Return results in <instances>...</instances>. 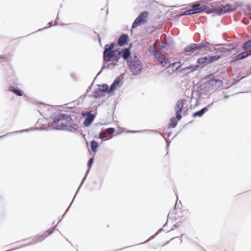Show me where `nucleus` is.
Listing matches in <instances>:
<instances>
[{"mask_svg": "<svg viewBox=\"0 0 251 251\" xmlns=\"http://www.w3.org/2000/svg\"><path fill=\"white\" fill-rule=\"evenodd\" d=\"M206 45L204 44H191L185 48L184 51L186 52L190 53L189 54L191 55V56H193L197 54L198 53V51L195 52L197 50H199L201 48L206 47Z\"/></svg>", "mask_w": 251, "mask_h": 251, "instance_id": "5", "label": "nucleus"}, {"mask_svg": "<svg viewBox=\"0 0 251 251\" xmlns=\"http://www.w3.org/2000/svg\"><path fill=\"white\" fill-rule=\"evenodd\" d=\"M211 77L210 76L209 77V78H213V76L212 75H210Z\"/></svg>", "mask_w": 251, "mask_h": 251, "instance_id": "39", "label": "nucleus"}, {"mask_svg": "<svg viewBox=\"0 0 251 251\" xmlns=\"http://www.w3.org/2000/svg\"><path fill=\"white\" fill-rule=\"evenodd\" d=\"M71 206V204H70V205L69 206V207H70Z\"/></svg>", "mask_w": 251, "mask_h": 251, "instance_id": "40", "label": "nucleus"}, {"mask_svg": "<svg viewBox=\"0 0 251 251\" xmlns=\"http://www.w3.org/2000/svg\"><path fill=\"white\" fill-rule=\"evenodd\" d=\"M150 51H152L153 54L156 58L158 62V64L161 65L163 67H167L170 65V62L169 59L165 57L164 55L160 54L159 53L156 52L154 50V47H151L150 48Z\"/></svg>", "mask_w": 251, "mask_h": 251, "instance_id": "2", "label": "nucleus"}, {"mask_svg": "<svg viewBox=\"0 0 251 251\" xmlns=\"http://www.w3.org/2000/svg\"><path fill=\"white\" fill-rule=\"evenodd\" d=\"M121 51H109L108 50H105L103 52V58L104 61L109 62L111 61H116L120 56V55Z\"/></svg>", "mask_w": 251, "mask_h": 251, "instance_id": "3", "label": "nucleus"}, {"mask_svg": "<svg viewBox=\"0 0 251 251\" xmlns=\"http://www.w3.org/2000/svg\"><path fill=\"white\" fill-rule=\"evenodd\" d=\"M103 92L100 89V88H98L95 89L94 92V96L96 98H100L103 96Z\"/></svg>", "mask_w": 251, "mask_h": 251, "instance_id": "19", "label": "nucleus"}, {"mask_svg": "<svg viewBox=\"0 0 251 251\" xmlns=\"http://www.w3.org/2000/svg\"><path fill=\"white\" fill-rule=\"evenodd\" d=\"M71 117L66 114H60L54 117L51 124V128L53 129L66 130L71 132L76 131L78 126L72 125Z\"/></svg>", "mask_w": 251, "mask_h": 251, "instance_id": "1", "label": "nucleus"}, {"mask_svg": "<svg viewBox=\"0 0 251 251\" xmlns=\"http://www.w3.org/2000/svg\"><path fill=\"white\" fill-rule=\"evenodd\" d=\"M237 6L236 5H231L227 4L225 5H221L216 8V11L219 12V13H225L230 12L236 10Z\"/></svg>", "mask_w": 251, "mask_h": 251, "instance_id": "6", "label": "nucleus"}, {"mask_svg": "<svg viewBox=\"0 0 251 251\" xmlns=\"http://www.w3.org/2000/svg\"><path fill=\"white\" fill-rule=\"evenodd\" d=\"M129 68L134 74H137L142 69L141 62L138 61L130 62Z\"/></svg>", "mask_w": 251, "mask_h": 251, "instance_id": "7", "label": "nucleus"}, {"mask_svg": "<svg viewBox=\"0 0 251 251\" xmlns=\"http://www.w3.org/2000/svg\"><path fill=\"white\" fill-rule=\"evenodd\" d=\"M183 15H191V14H190V13L189 12V10H186L185 11H184Z\"/></svg>", "mask_w": 251, "mask_h": 251, "instance_id": "36", "label": "nucleus"}, {"mask_svg": "<svg viewBox=\"0 0 251 251\" xmlns=\"http://www.w3.org/2000/svg\"><path fill=\"white\" fill-rule=\"evenodd\" d=\"M210 89H216L223 86L221 79H209L208 84Z\"/></svg>", "mask_w": 251, "mask_h": 251, "instance_id": "8", "label": "nucleus"}, {"mask_svg": "<svg viewBox=\"0 0 251 251\" xmlns=\"http://www.w3.org/2000/svg\"><path fill=\"white\" fill-rule=\"evenodd\" d=\"M197 62L200 64L206 65L210 63L209 56H204L201 58H200L198 60Z\"/></svg>", "mask_w": 251, "mask_h": 251, "instance_id": "12", "label": "nucleus"}, {"mask_svg": "<svg viewBox=\"0 0 251 251\" xmlns=\"http://www.w3.org/2000/svg\"><path fill=\"white\" fill-rule=\"evenodd\" d=\"M90 113L91 112L89 111L88 112L89 116L86 118H85L83 122V124L85 126H89L94 120L95 117V115L93 114H90Z\"/></svg>", "mask_w": 251, "mask_h": 251, "instance_id": "10", "label": "nucleus"}, {"mask_svg": "<svg viewBox=\"0 0 251 251\" xmlns=\"http://www.w3.org/2000/svg\"><path fill=\"white\" fill-rule=\"evenodd\" d=\"M115 131V129L113 127H110V128H108L107 129H106V133H108L109 134H112Z\"/></svg>", "mask_w": 251, "mask_h": 251, "instance_id": "29", "label": "nucleus"}, {"mask_svg": "<svg viewBox=\"0 0 251 251\" xmlns=\"http://www.w3.org/2000/svg\"><path fill=\"white\" fill-rule=\"evenodd\" d=\"M85 177H84V178L83 179V180H82V181L81 182V184L80 185V186H79V188H78V190H77V191L76 193L78 192V190H79V189L80 187L81 186V185L82 183H83V182L84 181V179H85Z\"/></svg>", "mask_w": 251, "mask_h": 251, "instance_id": "37", "label": "nucleus"}, {"mask_svg": "<svg viewBox=\"0 0 251 251\" xmlns=\"http://www.w3.org/2000/svg\"><path fill=\"white\" fill-rule=\"evenodd\" d=\"M98 147V143L97 141L93 140L91 142V149L92 151L96 152Z\"/></svg>", "mask_w": 251, "mask_h": 251, "instance_id": "21", "label": "nucleus"}, {"mask_svg": "<svg viewBox=\"0 0 251 251\" xmlns=\"http://www.w3.org/2000/svg\"><path fill=\"white\" fill-rule=\"evenodd\" d=\"M177 123L176 121V118H172L171 120V123L170 124L169 126L170 127L174 128L176 126Z\"/></svg>", "mask_w": 251, "mask_h": 251, "instance_id": "25", "label": "nucleus"}, {"mask_svg": "<svg viewBox=\"0 0 251 251\" xmlns=\"http://www.w3.org/2000/svg\"><path fill=\"white\" fill-rule=\"evenodd\" d=\"M148 13L147 12H143L134 21L132 27L136 28L139 25H144L147 21Z\"/></svg>", "mask_w": 251, "mask_h": 251, "instance_id": "4", "label": "nucleus"}, {"mask_svg": "<svg viewBox=\"0 0 251 251\" xmlns=\"http://www.w3.org/2000/svg\"><path fill=\"white\" fill-rule=\"evenodd\" d=\"M199 6L200 4L198 3L193 5L192 6V8L189 10L190 14L192 15L194 14L202 12L206 9L205 6H203L201 7Z\"/></svg>", "mask_w": 251, "mask_h": 251, "instance_id": "9", "label": "nucleus"}, {"mask_svg": "<svg viewBox=\"0 0 251 251\" xmlns=\"http://www.w3.org/2000/svg\"><path fill=\"white\" fill-rule=\"evenodd\" d=\"M207 110H208L207 108L205 107L202 108L201 110L193 113V117H201L205 113V112L207 111Z\"/></svg>", "mask_w": 251, "mask_h": 251, "instance_id": "14", "label": "nucleus"}, {"mask_svg": "<svg viewBox=\"0 0 251 251\" xmlns=\"http://www.w3.org/2000/svg\"><path fill=\"white\" fill-rule=\"evenodd\" d=\"M250 55H251V49L239 53L236 56V57L238 59H242Z\"/></svg>", "mask_w": 251, "mask_h": 251, "instance_id": "13", "label": "nucleus"}, {"mask_svg": "<svg viewBox=\"0 0 251 251\" xmlns=\"http://www.w3.org/2000/svg\"><path fill=\"white\" fill-rule=\"evenodd\" d=\"M181 65H182V63L180 61L175 62L171 65L170 64L169 67H167V69L168 70H169L170 69H172V71H174V69L175 70H177L178 68H179L180 67Z\"/></svg>", "mask_w": 251, "mask_h": 251, "instance_id": "15", "label": "nucleus"}, {"mask_svg": "<svg viewBox=\"0 0 251 251\" xmlns=\"http://www.w3.org/2000/svg\"><path fill=\"white\" fill-rule=\"evenodd\" d=\"M176 117L178 121H179L181 119V115L180 114V112L176 111Z\"/></svg>", "mask_w": 251, "mask_h": 251, "instance_id": "33", "label": "nucleus"}, {"mask_svg": "<svg viewBox=\"0 0 251 251\" xmlns=\"http://www.w3.org/2000/svg\"><path fill=\"white\" fill-rule=\"evenodd\" d=\"M71 206V204H70V205L69 206V207H70Z\"/></svg>", "mask_w": 251, "mask_h": 251, "instance_id": "41", "label": "nucleus"}, {"mask_svg": "<svg viewBox=\"0 0 251 251\" xmlns=\"http://www.w3.org/2000/svg\"><path fill=\"white\" fill-rule=\"evenodd\" d=\"M127 40V36L126 34H124L122 35L119 40H118V44L120 46H123Z\"/></svg>", "mask_w": 251, "mask_h": 251, "instance_id": "16", "label": "nucleus"}, {"mask_svg": "<svg viewBox=\"0 0 251 251\" xmlns=\"http://www.w3.org/2000/svg\"><path fill=\"white\" fill-rule=\"evenodd\" d=\"M9 90L13 92L14 94H15L16 95L18 96H22L23 94V92L22 91L16 89V88L11 86L10 87Z\"/></svg>", "mask_w": 251, "mask_h": 251, "instance_id": "20", "label": "nucleus"}, {"mask_svg": "<svg viewBox=\"0 0 251 251\" xmlns=\"http://www.w3.org/2000/svg\"><path fill=\"white\" fill-rule=\"evenodd\" d=\"M93 161H94V160H93V158H90L88 162V164H87V165L88 166L89 168H90L92 164H93Z\"/></svg>", "mask_w": 251, "mask_h": 251, "instance_id": "34", "label": "nucleus"}, {"mask_svg": "<svg viewBox=\"0 0 251 251\" xmlns=\"http://www.w3.org/2000/svg\"><path fill=\"white\" fill-rule=\"evenodd\" d=\"M100 89L103 93L107 91L108 90V86L107 84H102V85H98Z\"/></svg>", "mask_w": 251, "mask_h": 251, "instance_id": "23", "label": "nucleus"}, {"mask_svg": "<svg viewBox=\"0 0 251 251\" xmlns=\"http://www.w3.org/2000/svg\"><path fill=\"white\" fill-rule=\"evenodd\" d=\"M145 130H128L127 131L128 133H142L144 132Z\"/></svg>", "mask_w": 251, "mask_h": 251, "instance_id": "32", "label": "nucleus"}, {"mask_svg": "<svg viewBox=\"0 0 251 251\" xmlns=\"http://www.w3.org/2000/svg\"><path fill=\"white\" fill-rule=\"evenodd\" d=\"M183 107V103L182 100H179L176 103V111L181 112Z\"/></svg>", "mask_w": 251, "mask_h": 251, "instance_id": "22", "label": "nucleus"}, {"mask_svg": "<svg viewBox=\"0 0 251 251\" xmlns=\"http://www.w3.org/2000/svg\"><path fill=\"white\" fill-rule=\"evenodd\" d=\"M197 68V66H194V67L190 66H189L188 67H186V68L183 69V70H190L191 71H192L193 70H196Z\"/></svg>", "mask_w": 251, "mask_h": 251, "instance_id": "30", "label": "nucleus"}, {"mask_svg": "<svg viewBox=\"0 0 251 251\" xmlns=\"http://www.w3.org/2000/svg\"><path fill=\"white\" fill-rule=\"evenodd\" d=\"M120 83V79H115L109 90V93L110 94L116 90L119 86Z\"/></svg>", "mask_w": 251, "mask_h": 251, "instance_id": "11", "label": "nucleus"}, {"mask_svg": "<svg viewBox=\"0 0 251 251\" xmlns=\"http://www.w3.org/2000/svg\"><path fill=\"white\" fill-rule=\"evenodd\" d=\"M114 46V43L111 44L110 45H106L105 47V50H108L109 51H115L113 50Z\"/></svg>", "mask_w": 251, "mask_h": 251, "instance_id": "28", "label": "nucleus"}, {"mask_svg": "<svg viewBox=\"0 0 251 251\" xmlns=\"http://www.w3.org/2000/svg\"><path fill=\"white\" fill-rule=\"evenodd\" d=\"M220 56H209L210 63H213L219 59Z\"/></svg>", "mask_w": 251, "mask_h": 251, "instance_id": "24", "label": "nucleus"}, {"mask_svg": "<svg viewBox=\"0 0 251 251\" xmlns=\"http://www.w3.org/2000/svg\"><path fill=\"white\" fill-rule=\"evenodd\" d=\"M99 136L100 139L105 138L106 137V132H100Z\"/></svg>", "mask_w": 251, "mask_h": 251, "instance_id": "31", "label": "nucleus"}, {"mask_svg": "<svg viewBox=\"0 0 251 251\" xmlns=\"http://www.w3.org/2000/svg\"><path fill=\"white\" fill-rule=\"evenodd\" d=\"M250 47H251V40L245 43L243 46V48L244 50H246Z\"/></svg>", "mask_w": 251, "mask_h": 251, "instance_id": "27", "label": "nucleus"}, {"mask_svg": "<svg viewBox=\"0 0 251 251\" xmlns=\"http://www.w3.org/2000/svg\"><path fill=\"white\" fill-rule=\"evenodd\" d=\"M28 131H29L28 129H24V130H19V131L10 132L7 133V134H5L4 135H2V136H0V138H3L4 137H5V136H9V135H11L19 133H23V132H28Z\"/></svg>", "mask_w": 251, "mask_h": 251, "instance_id": "18", "label": "nucleus"}, {"mask_svg": "<svg viewBox=\"0 0 251 251\" xmlns=\"http://www.w3.org/2000/svg\"><path fill=\"white\" fill-rule=\"evenodd\" d=\"M190 59V57L189 56L188 54H186L184 56H182L180 59V62L182 63V65H183L184 61L189 60Z\"/></svg>", "mask_w": 251, "mask_h": 251, "instance_id": "26", "label": "nucleus"}, {"mask_svg": "<svg viewBox=\"0 0 251 251\" xmlns=\"http://www.w3.org/2000/svg\"><path fill=\"white\" fill-rule=\"evenodd\" d=\"M130 54V53L129 50L128 49H126L124 50L123 52L121 51V53L119 56H120L121 55V56L123 57V58L124 59L126 60L129 57Z\"/></svg>", "mask_w": 251, "mask_h": 251, "instance_id": "17", "label": "nucleus"}, {"mask_svg": "<svg viewBox=\"0 0 251 251\" xmlns=\"http://www.w3.org/2000/svg\"><path fill=\"white\" fill-rule=\"evenodd\" d=\"M71 206V204H70V205L69 206V207H70Z\"/></svg>", "mask_w": 251, "mask_h": 251, "instance_id": "42", "label": "nucleus"}, {"mask_svg": "<svg viewBox=\"0 0 251 251\" xmlns=\"http://www.w3.org/2000/svg\"><path fill=\"white\" fill-rule=\"evenodd\" d=\"M229 96H227V95H225L224 97V98L226 99H227L228 98H229Z\"/></svg>", "mask_w": 251, "mask_h": 251, "instance_id": "38", "label": "nucleus"}, {"mask_svg": "<svg viewBox=\"0 0 251 251\" xmlns=\"http://www.w3.org/2000/svg\"><path fill=\"white\" fill-rule=\"evenodd\" d=\"M115 63H110L107 65V67L109 68H112L114 65H115Z\"/></svg>", "mask_w": 251, "mask_h": 251, "instance_id": "35", "label": "nucleus"}]
</instances>
